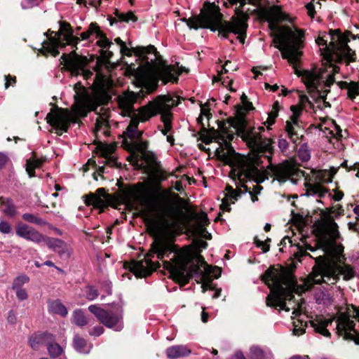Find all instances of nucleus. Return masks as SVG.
<instances>
[{"mask_svg":"<svg viewBox=\"0 0 359 359\" xmlns=\"http://www.w3.org/2000/svg\"><path fill=\"white\" fill-rule=\"evenodd\" d=\"M96 37L99 38V40L97 41V44L102 48H109L112 45V42L107 38L106 35L100 29V28L96 34Z\"/></svg>","mask_w":359,"mask_h":359,"instance_id":"obj_48","label":"nucleus"},{"mask_svg":"<svg viewBox=\"0 0 359 359\" xmlns=\"http://www.w3.org/2000/svg\"><path fill=\"white\" fill-rule=\"evenodd\" d=\"M88 310L106 327L112 328L122 319V304H118L116 311H107L97 305H90Z\"/></svg>","mask_w":359,"mask_h":359,"instance_id":"obj_20","label":"nucleus"},{"mask_svg":"<svg viewBox=\"0 0 359 359\" xmlns=\"http://www.w3.org/2000/svg\"><path fill=\"white\" fill-rule=\"evenodd\" d=\"M60 28L62 31L57 35L61 36L63 34V41H67L68 45H76L80 41L79 38L74 36L73 30L69 23L61 22Z\"/></svg>","mask_w":359,"mask_h":359,"instance_id":"obj_33","label":"nucleus"},{"mask_svg":"<svg viewBox=\"0 0 359 359\" xmlns=\"http://www.w3.org/2000/svg\"><path fill=\"white\" fill-rule=\"evenodd\" d=\"M43 0H22L21 7L22 9H30L41 4Z\"/></svg>","mask_w":359,"mask_h":359,"instance_id":"obj_55","label":"nucleus"},{"mask_svg":"<svg viewBox=\"0 0 359 359\" xmlns=\"http://www.w3.org/2000/svg\"><path fill=\"white\" fill-rule=\"evenodd\" d=\"M261 278L271 290L266 299V306L289 311L286 301L292 300L294 293L298 292L297 283L292 273L284 268L270 266Z\"/></svg>","mask_w":359,"mask_h":359,"instance_id":"obj_3","label":"nucleus"},{"mask_svg":"<svg viewBox=\"0 0 359 359\" xmlns=\"http://www.w3.org/2000/svg\"><path fill=\"white\" fill-rule=\"evenodd\" d=\"M333 174H331L330 172L325 170L323 171L320 176H319L320 180L325 183H329L332 181Z\"/></svg>","mask_w":359,"mask_h":359,"instance_id":"obj_61","label":"nucleus"},{"mask_svg":"<svg viewBox=\"0 0 359 359\" xmlns=\"http://www.w3.org/2000/svg\"><path fill=\"white\" fill-rule=\"evenodd\" d=\"M297 248H298L299 251H298V252L296 253L297 257L309 255L307 252H305V250H309L311 251H314L313 248L311 245H309V244H306L305 248L304 246H302L298 244Z\"/></svg>","mask_w":359,"mask_h":359,"instance_id":"obj_57","label":"nucleus"},{"mask_svg":"<svg viewBox=\"0 0 359 359\" xmlns=\"http://www.w3.org/2000/svg\"><path fill=\"white\" fill-rule=\"evenodd\" d=\"M230 60L226 61L225 64L222 67V69L220 72H219L218 76L217 77H215L213 81H222L223 85H225L226 83L224 79L222 76L223 74H226L229 72V69L232 71L237 70L238 67H231L230 66L231 64Z\"/></svg>","mask_w":359,"mask_h":359,"instance_id":"obj_44","label":"nucleus"},{"mask_svg":"<svg viewBox=\"0 0 359 359\" xmlns=\"http://www.w3.org/2000/svg\"><path fill=\"white\" fill-rule=\"evenodd\" d=\"M327 231L322 229L318 231L316 235L318 243L324 251L330 250L333 247H336L335 240L339 236L338 225L333 220L330 221Z\"/></svg>","mask_w":359,"mask_h":359,"instance_id":"obj_21","label":"nucleus"},{"mask_svg":"<svg viewBox=\"0 0 359 359\" xmlns=\"http://www.w3.org/2000/svg\"><path fill=\"white\" fill-rule=\"evenodd\" d=\"M46 118L47 123L57 130L58 135H61L62 132H67L70 123L76 121L68 109L58 107L52 109Z\"/></svg>","mask_w":359,"mask_h":359,"instance_id":"obj_16","label":"nucleus"},{"mask_svg":"<svg viewBox=\"0 0 359 359\" xmlns=\"http://www.w3.org/2000/svg\"><path fill=\"white\" fill-rule=\"evenodd\" d=\"M264 16L266 20L270 22L271 29H275L276 23L287 20L286 15L282 13L278 7H273L271 10L266 11Z\"/></svg>","mask_w":359,"mask_h":359,"instance_id":"obj_31","label":"nucleus"},{"mask_svg":"<svg viewBox=\"0 0 359 359\" xmlns=\"http://www.w3.org/2000/svg\"><path fill=\"white\" fill-rule=\"evenodd\" d=\"M238 109V118L229 119L230 125L233 126L238 135L242 139L247 142L248 145L253 150L255 147L260 144V141L263 138L256 128L247 129V121L244 118V115L241 110Z\"/></svg>","mask_w":359,"mask_h":359,"instance_id":"obj_15","label":"nucleus"},{"mask_svg":"<svg viewBox=\"0 0 359 359\" xmlns=\"http://www.w3.org/2000/svg\"><path fill=\"white\" fill-rule=\"evenodd\" d=\"M191 219L196 221V226H206L210 224L208 215L203 212L200 215L193 212L191 215Z\"/></svg>","mask_w":359,"mask_h":359,"instance_id":"obj_46","label":"nucleus"},{"mask_svg":"<svg viewBox=\"0 0 359 359\" xmlns=\"http://www.w3.org/2000/svg\"><path fill=\"white\" fill-rule=\"evenodd\" d=\"M250 359H266L265 352L258 346H252L250 349Z\"/></svg>","mask_w":359,"mask_h":359,"instance_id":"obj_49","label":"nucleus"},{"mask_svg":"<svg viewBox=\"0 0 359 359\" xmlns=\"http://www.w3.org/2000/svg\"><path fill=\"white\" fill-rule=\"evenodd\" d=\"M48 311L50 313L60 315L62 317L66 316L68 313L67 308L59 299L48 302Z\"/></svg>","mask_w":359,"mask_h":359,"instance_id":"obj_36","label":"nucleus"},{"mask_svg":"<svg viewBox=\"0 0 359 359\" xmlns=\"http://www.w3.org/2000/svg\"><path fill=\"white\" fill-rule=\"evenodd\" d=\"M60 61L73 76L82 74L85 79L88 80L93 75L92 71L85 69L89 62L87 57L79 55L74 50L69 53H63Z\"/></svg>","mask_w":359,"mask_h":359,"instance_id":"obj_13","label":"nucleus"},{"mask_svg":"<svg viewBox=\"0 0 359 359\" xmlns=\"http://www.w3.org/2000/svg\"><path fill=\"white\" fill-rule=\"evenodd\" d=\"M134 53L142 57L148 67L156 69L154 90L157 88L159 80L164 84L168 82L177 83L179 76L183 72H187L183 67L177 68L175 65H166L156 48L152 45L147 47L137 46L134 49Z\"/></svg>","mask_w":359,"mask_h":359,"instance_id":"obj_7","label":"nucleus"},{"mask_svg":"<svg viewBox=\"0 0 359 359\" xmlns=\"http://www.w3.org/2000/svg\"><path fill=\"white\" fill-rule=\"evenodd\" d=\"M43 242L54 252H57L60 257L69 258L70 250L67 244L61 239L46 236Z\"/></svg>","mask_w":359,"mask_h":359,"instance_id":"obj_25","label":"nucleus"},{"mask_svg":"<svg viewBox=\"0 0 359 359\" xmlns=\"http://www.w3.org/2000/svg\"><path fill=\"white\" fill-rule=\"evenodd\" d=\"M99 26L95 22L90 23L88 31L82 32L81 34V37L83 40H87L89 39L90 36L93 34H97L98 32Z\"/></svg>","mask_w":359,"mask_h":359,"instance_id":"obj_51","label":"nucleus"},{"mask_svg":"<svg viewBox=\"0 0 359 359\" xmlns=\"http://www.w3.org/2000/svg\"><path fill=\"white\" fill-rule=\"evenodd\" d=\"M12 228L11 224L6 221L0 222V231L3 233L7 234L11 232Z\"/></svg>","mask_w":359,"mask_h":359,"instance_id":"obj_62","label":"nucleus"},{"mask_svg":"<svg viewBox=\"0 0 359 359\" xmlns=\"http://www.w3.org/2000/svg\"><path fill=\"white\" fill-rule=\"evenodd\" d=\"M22 218L27 222L32 223L39 226H44L47 224V222L41 217H39L38 216L30 213L23 214L22 215Z\"/></svg>","mask_w":359,"mask_h":359,"instance_id":"obj_45","label":"nucleus"},{"mask_svg":"<svg viewBox=\"0 0 359 359\" xmlns=\"http://www.w3.org/2000/svg\"><path fill=\"white\" fill-rule=\"evenodd\" d=\"M307 327V322H304L302 320H298V324L294 323L293 333L295 335L299 336L305 332L306 327Z\"/></svg>","mask_w":359,"mask_h":359,"instance_id":"obj_52","label":"nucleus"},{"mask_svg":"<svg viewBox=\"0 0 359 359\" xmlns=\"http://www.w3.org/2000/svg\"><path fill=\"white\" fill-rule=\"evenodd\" d=\"M261 278L271 290L266 299V306L289 311L286 301L292 300L294 293L298 292L297 283L292 273L284 268L270 266Z\"/></svg>","mask_w":359,"mask_h":359,"instance_id":"obj_4","label":"nucleus"},{"mask_svg":"<svg viewBox=\"0 0 359 359\" xmlns=\"http://www.w3.org/2000/svg\"><path fill=\"white\" fill-rule=\"evenodd\" d=\"M273 142L270 139L262 138L260 141V144L255 147L253 149L255 152L259 154H264L265 157L269 159V161H271L272 155L274 151L273 147L272 145Z\"/></svg>","mask_w":359,"mask_h":359,"instance_id":"obj_32","label":"nucleus"},{"mask_svg":"<svg viewBox=\"0 0 359 359\" xmlns=\"http://www.w3.org/2000/svg\"><path fill=\"white\" fill-rule=\"evenodd\" d=\"M158 114H161V119L164 125H166V123L172 124L171 114L170 111H158Z\"/></svg>","mask_w":359,"mask_h":359,"instance_id":"obj_59","label":"nucleus"},{"mask_svg":"<svg viewBox=\"0 0 359 359\" xmlns=\"http://www.w3.org/2000/svg\"><path fill=\"white\" fill-rule=\"evenodd\" d=\"M43 160L38 158H29L26 163V171L29 174V177H32L35 176L36 168H39L43 163Z\"/></svg>","mask_w":359,"mask_h":359,"instance_id":"obj_39","label":"nucleus"},{"mask_svg":"<svg viewBox=\"0 0 359 359\" xmlns=\"http://www.w3.org/2000/svg\"><path fill=\"white\" fill-rule=\"evenodd\" d=\"M270 171L275 179L280 182H285L290 179L296 184L297 180L304 176V171L285 161L278 165H271Z\"/></svg>","mask_w":359,"mask_h":359,"instance_id":"obj_18","label":"nucleus"},{"mask_svg":"<svg viewBox=\"0 0 359 359\" xmlns=\"http://www.w3.org/2000/svg\"><path fill=\"white\" fill-rule=\"evenodd\" d=\"M86 198L85 203L86 205H93L95 208H101L104 205V201L100 196L95 194H90L89 195L84 196Z\"/></svg>","mask_w":359,"mask_h":359,"instance_id":"obj_42","label":"nucleus"},{"mask_svg":"<svg viewBox=\"0 0 359 359\" xmlns=\"http://www.w3.org/2000/svg\"><path fill=\"white\" fill-rule=\"evenodd\" d=\"M47 349L49 355L52 358H57L63 353V349L60 345L55 342V337L53 336V340L50 341L47 344Z\"/></svg>","mask_w":359,"mask_h":359,"instance_id":"obj_41","label":"nucleus"},{"mask_svg":"<svg viewBox=\"0 0 359 359\" xmlns=\"http://www.w3.org/2000/svg\"><path fill=\"white\" fill-rule=\"evenodd\" d=\"M13 290L16 291L17 298L20 301H23V300H25L27 299L28 295H27V291L25 289L21 287V288H15Z\"/></svg>","mask_w":359,"mask_h":359,"instance_id":"obj_63","label":"nucleus"},{"mask_svg":"<svg viewBox=\"0 0 359 359\" xmlns=\"http://www.w3.org/2000/svg\"><path fill=\"white\" fill-rule=\"evenodd\" d=\"M98 294L99 293L97 289L93 287H90L88 288V291L87 292L86 296L88 299L93 300L98 297Z\"/></svg>","mask_w":359,"mask_h":359,"instance_id":"obj_64","label":"nucleus"},{"mask_svg":"<svg viewBox=\"0 0 359 359\" xmlns=\"http://www.w3.org/2000/svg\"><path fill=\"white\" fill-rule=\"evenodd\" d=\"M140 205L149 210L145 209L141 212L145 224L152 230L156 231L160 226L165 230L172 229V225L168 218H173L174 215L170 207H156L151 205V203L145 198H139Z\"/></svg>","mask_w":359,"mask_h":359,"instance_id":"obj_11","label":"nucleus"},{"mask_svg":"<svg viewBox=\"0 0 359 359\" xmlns=\"http://www.w3.org/2000/svg\"><path fill=\"white\" fill-rule=\"evenodd\" d=\"M60 36H50L48 41L43 43V48L40 52L45 56H47L48 54H50L53 57L57 56L60 53L57 48L59 47L64 48L67 44L60 39Z\"/></svg>","mask_w":359,"mask_h":359,"instance_id":"obj_27","label":"nucleus"},{"mask_svg":"<svg viewBox=\"0 0 359 359\" xmlns=\"http://www.w3.org/2000/svg\"><path fill=\"white\" fill-rule=\"evenodd\" d=\"M232 118L230 117L226 121H217L218 129L217 130L213 127L208 130L203 126L202 131L200 133V139L206 144H209L212 140H215L216 142L222 141L226 146H230L229 142L234 137V135L230 129L231 128L235 129L229 123V119Z\"/></svg>","mask_w":359,"mask_h":359,"instance_id":"obj_12","label":"nucleus"},{"mask_svg":"<svg viewBox=\"0 0 359 359\" xmlns=\"http://www.w3.org/2000/svg\"><path fill=\"white\" fill-rule=\"evenodd\" d=\"M290 109L293 114L290 119L286 121L285 130L290 140L296 144L299 140V134L296 130V128L299 127L298 117L302 113V108L292 105L290 107Z\"/></svg>","mask_w":359,"mask_h":359,"instance_id":"obj_23","label":"nucleus"},{"mask_svg":"<svg viewBox=\"0 0 359 359\" xmlns=\"http://www.w3.org/2000/svg\"><path fill=\"white\" fill-rule=\"evenodd\" d=\"M254 243L257 248H261L263 252H267L270 250V245L264 243V241L259 240L257 237H255Z\"/></svg>","mask_w":359,"mask_h":359,"instance_id":"obj_58","label":"nucleus"},{"mask_svg":"<svg viewBox=\"0 0 359 359\" xmlns=\"http://www.w3.org/2000/svg\"><path fill=\"white\" fill-rule=\"evenodd\" d=\"M73 346L77 351L83 353H89L91 348L90 344H88L85 339L79 335H75Z\"/></svg>","mask_w":359,"mask_h":359,"instance_id":"obj_37","label":"nucleus"},{"mask_svg":"<svg viewBox=\"0 0 359 359\" xmlns=\"http://www.w3.org/2000/svg\"><path fill=\"white\" fill-rule=\"evenodd\" d=\"M102 156L106 158L107 164L111 167L121 168V164L118 163L114 157L110 156V151L108 149H105L104 151H102Z\"/></svg>","mask_w":359,"mask_h":359,"instance_id":"obj_50","label":"nucleus"},{"mask_svg":"<svg viewBox=\"0 0 359 359\" xmlns=\"http://www.w3.org/2000/svg\"><path fill=\"white\" fill-rule=\"evenodd\" d=\"M139 95L134 92H128L119 99V105L122 109L123 115L135 113L134 104L137 102Z\"/></svg>","mask_w":359,"mask_h":359,"instance_id":"obj_28","label":"nucleus"},{"mask_svg":"<svg viewBox=\"0 0 359 359\" xmlns=\"http://www.w3.org/2000/svg\"><path fill=\"white\" fill-rule=\"evenodd\" d=\"M351 308L353 317L358 318L359 321V309L353 305H351ZM351 316V311L339 313L337 320V329L340 334L344 335L345 339L353 340L359 345V332L355 329V323L350 318Z\"/></svg>","mask_w":359,"mask_h":359,"instance_id":"obj_14","label":"nucleus"},{"mask_svg":"<svg viewBox=\"0 0 359 359\" xmlns=\"http://www.w3.org/2000/svg\"><path fill=\"white\" fill-rule=\"evenodd\" d=\"M143 158L148 165L149 174L151 180L157 189H161V183L166 180L168 176L173 175V173H169L163 168L161 163L157 160L153 152L144 153Z\"/></svg>","mask_w":359,"mask_h":359,"instance_id":"obj_19","label":"nucleus"},{"mask_svg":"<svg viewBox=\"0 0 359 359\" xmlns=\"http://www.w3.org/2000/svg\"><path fill=\"white\" fill-rule=\"evenodd\" d=\"M72 323L79 327H83L88 324V320L81 309H76L74 311Z\"/></svg>","mask_w":359,"mask_h":359,"instance_id":"obj_43","label":"nucleus"},{"mask_svg":"<svg viewBox=\"0 0 359 359\" xmlns=\"http://www.w3.org/2000/svg\"><path fill=\"white\" fill-rule=\"evenodd\" d=\"M297 35L289 27H283L280 29L278 34L274 39L275 46L280 50L283 59H287L294 69L298 76H302L306 84L309 93L313 99H320L323 101L325 107H330L326 102L327 94L329 89L320 90L322 76L316 72L304 70L301 72L297 68V65L302 55L301 49L304 47L302 38L304 36L303 31L297 29Z\"/></svg>","mask_w":359,"mask_h":359,"instance_id":"obj_2","label":"nucleus"},{"mask_svg":"<svg viewBox=\"0 0 359 359\" xmlns=\"http://www.w3.org/2000/svg\"><path fill=\"white\" fill-rule=\"evenodd\" d=\"M348 95L350 98L353 99L358 95V84L356 82L351 81L350 86L347 88Z\"/></svg>","mask_w":359,"mask_h":359,"instance_id":"obj_54","label":"nucleus"},{"mask_svg":"<svg viewBox=\"0 0 359 359\" xmlns=\"http://www.w3.org/2000/svg\"><path fill=\"white\" fill-rule=\"evenodd\" d=\"M238 12V17H232L231 22L222 20V15L219 11H212L189 19L183 18L182 21L185 22L190 29H198L202 27L210 29L214 32L218 30L224 38H228L229 34L233 32L238 34L237 39L243 43L249 15H244L241 11Z\"/></svg>","mask_w":359,"mask_h":359,"instance_id":"obj_5","label":"nucleus"},{"mask_svg":"<svg viewBox=\"0 0 359 359\" xmlns=\"http://www.w3.org/2000/svg\"><path fill=\"white\" fill-rule=\"evenodd\" d=\"M226 190L227 194H226L225 197L229 198L232 203H234L235 201H236L238 198L241 197V194H243L241 189H233V188L230 185L226 186Z\"/></svg>","mask_w":359,"mask_h":359,"instance_id":"obj_47","label":"nucleus"},{"mask_svg":"<svg viewBox=\"0 0 359 359\" xmlns=\"http://www.w3.org/2000/svg\"><path fill=\"white\" fill-rule=\"evenodd\" d=\"M241 103H242V105H237L236 107V116L233 118H238V109H239V107H241V109L244 115V117L245 116V111H250L251 109H253L254 107H253V105L252 104V102H249L248 100V97L247 95L245 94V93H243L241 97Z\"/></svg>","mask_w":359,"mask_h":359,"instance_id":"obj_40","label":"nucleus"},{"mask_svg":"<svg viewBox=\"0 0 359 359\" xmlns=\"http://www.w3.org/2000/svg\"><path fill=\"white\" fill-rule=\"evenodd\" d=\"M316 262V265L313 267L312 272L304 282V287L307 290H311L314 285H320L322 283L334 284L339 279L340 276H343L344 280H349L355 276V271L350 266L329 265L323 256L318 257Z\"/></svg>","mask_w":359,"mask_h":359,"instance_id":"obj_8","label":"nucleus"},{"mask_svg":"<svg viewBox=\"0 0 359 359\" xmlns=\"http://www.w3.org/2000/svg\"><path fill=\"white\" fill-rule=\"evenodd\" d=\"M309 323L316 332L327 337L331 336L330 332L327 329V326L332 323L331 320L326 319L323 316H316L315 319L309 320Z\"/></svg>","mask_w":359,"mask_h":359,"instance_id":"obj_29","label":"nucleus"},{"mask_svg":"<svg viewBox=\"0 0 359 359\" xmlns=\"http://www.w3.org/2000/svg\"><path fill=\"white\" fill-rule=\"evenodd\" d=\"M0 209L8 217H13L16 214L15 205L10 198L0 196Z\"/></svg>","mask_w":359,"mask_h":359,"instance_id":"obj_35","label":"nucleus"},{"mask_svg":"<svg viewBox=\"0 0 359 359\" xmlns=\"http://www.w3.org/2000/svg\"><path fill=\"white\" fill-rule=\"evenodd\" d=\"M53 340V335L48 332L34 334L29 339L30 346L37 350L40 345L47 346L48 343Z\"/></svg>","mask_w":359,"mask_h":359,"instance_id":"obj_30","label":"nucleus"},{"mask_svg":"<svg viewBox=\"0 0 359 359\" xmlns=\"http://www.w3.org/2000/svg\"><path fill=\"white\" fill-rule=\"evenodd\" d=\"M191 353V350L184 345H176L166 349V355L169 358L186 357Z\"/></svg>","mask_w":359,"mask_h":359,"instance_id":"obj_34","label":"nucleus"},{"mask_svg":"<svg viewBox=\"0 0 359 359\" xmlns=\"http://www.w3.org/2000/svg\"><path fill=\"white\" fill-rule=\"evenodd\" d=\"M151 250L161 260L173 254L169 261H163L164 268L171 273L174 280L182 285L187 284L194 275H197L203 280L202 288L203 292H205L207 290L212 289L211 280H205L208 276L212 275L216 278H218V276L215 275V271L219 270L218 267L208 265L200 255L196 256V263H194L193 257L180 250L170 241L164 239L156 240L151 245Z\"/></svg>","mask_w":359,"mask_h":359,"instance_id":"obj_1","label":"nucleus"},{"mask_svg":"<svg viewBox=\"0 0 359 359\" xmlns=\"http://www.w3.org/2000/svg\"><path fill=\"white\" fill-rule=\"evenodd\" d=\"M130 117V121L126 128V135L130 139H140L142 135V132L137 130V127L140 122H145L142 121V107L139 109L138 113H131L126 114Z\"/></svg>","mask_w":359,"mask_h":359,"instance_id":"obj_26","label":"nucleus"},{"mask_svg":"<svg viewBox=\"0 0 359 359\" xmlns=\"http://www.w3.org/2000/svg\"><path fill=\"white\" fill-rule=\"evenodd\" d=\"M306 187L307 189V195H318L320 198H322L327 192V190L318 182L313 184L307 183Z\"/></svg>","mask_w":359,"mask_h":359,"instance_id":"obj_38","label":"nucleus"},{"mask_svg":"<svg viewBox=\"0 0 359 359\" xmlns=\"http://www.w3.org/2000/svg\"><path fill=\"white\" fill-rule=\"evenodd\" d=\"M177 100L169 95H159L156 100L142 107V121H148L158 111H170L172 107L178 105Z\"/></svg>","mask_w":359,"mask_h":359,"instance_id":"obj_17","label":"nucleus"},{"mask_svg":"<svg viewBox=\"0 0 359 359\" xmlns=\"http://www.w3.org/2000/svg\"><path fill=\"white\" fill-rule=\"evenodd\" d=\"M29 280V278L27 276H26V275L19 276L16 278H15V280L13 283L12 287H13V289L21 288L22 286L25 283H28Z\"/></svg>","mask_w":359,"mask_h":359,"instance_id":"obj_53","label":"nucleus"},{"mask_svg":"<svg viewBox=\"0 0 359 359\" xmlns=\"http://www.w3.org/2000/svg\"><path fill=\"white\" fill-rule=\"evenodd\" d=\"M258 166L259 164L256 161L243 158L236 162L229 172V176L236 182V187L243 188V193L248 192L252 202L258 201V198L253 195L245 183L249 180H253L257 184L264 181Z\"/></svg>","mask_w":359,"mask_h":359,"instance_id":"obj_10","label":"nucleus"},{"mask_svg":"<svg viewBox=\"0 0 359 359\" xmlns=\"http://www.w3.org/2000/svg\"><path fill=\"white\" fill-rule=\"evenodd\" d=\"M278 111L276 109H272L270 112L268 113V118L266 121V123L269 126H271L275 123V120L276 117L278 116Z\"/></svg>","mask_w":359,"mask_h":359,"instance_id":"obj_60","label":"nucleus"},{"mask_svg":"<svg viewBox=\"0 0 359 359\" xmlns=\"http://www.w3.org/2000/svg\"><path fill=\"white\" fill-rule=\"evenodd\" d=\"M148 255L144 259L132 262L129 269L137 277L143 278L152 273L154 271L160 267L159 262H154Z\"/></svg>","mask_w":359,"mask_h":359,"instance_id":"obj_22","label":"nucleus"},{"mask_svg":"<svg viewBox=\"0 0 359 359\" xmlns=\"http://www.w3.org/2000/svg\"><path fill=\"white\" fill-rule=\"evenodd\" d=\"M331 41L327 45V40L319 36L316 43L324 46L327 59L330 62L346 64L355 61V53L347 44V41L338 30H330Z\"/></svg>","mask_w":359,"mask_h":359,"instance_id":"obj_9","label":"nucleus"},{"mask_svg":"<svg viewBox=\"0 0 359 359\" xmlns=\"http://www.w3.org/2000/svg\"><path fill=\"white\" fill-rule=\"evenodd\" d=\"M298 155L302 161L306 162L310 158V153L308 149L304 148V147H301L298 151Z\"/></svg>","mask_w":359,"mask_h":359,"instance_id":"obj_56","label":"nucleus"},{"mask_svg":"<svg viewBox=\"0 0 359 359\" xmlns=\"http://www.w3.org/2000/svg\"><path fill=\"white\" fill-rule=\"evenodd\" d=\"M16 234L20 238L36 243L43 242L45 237L35 229L25 224H19L16 227Z\"/></svg>","mask_w":359,"mask_h":359,"instance_id":"obj_24","label":"nucleus"},{"mask_svg":"<svg viewBox=\"0 0 359 359\" xmlns=\"http://www.w3.org/2000/svg\"><path fill=\"white\" fill-rule=\"evenodd\" d=\"M93 86L95 89L94 98L90 97L85 87L81 82L74 85V90L76 112L81 116H86L90 111H95L98 106L107 104L111 99L105 87V76L101 74H96L93 79Z\"/></svg>","mask_w":359,"mask_h":359,"instance_id":"obj_6","label":"nucleus"}]
</instances>
